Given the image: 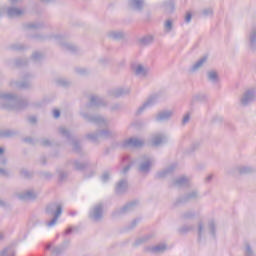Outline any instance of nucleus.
Returning a JSON list of instances; mask_svg holds the SVG:
<instances>
[{"mask_svg":"<svg viewBox=\"0 0 256 256\" xmlns=\"http://www.w3.org/2000/svg\"><path fill=\"white\" fill-rule=\"evenodd\" d=\"M29 105V101L25 98H19L13 93L0 92V107L6 111H13V109H24Z\"/></svg>","mask_w":256,"mask_h":256,"instance_id":"1","label":"nucleus"},{"mask_svg":"<svg viewBox=\"0 0 256 256\" xmlns=\"http://www.w3.org/2000/svg\"><path fill=\"white\" fill-rule=\"evenodd\" d=\"M45 213L52 217L50 221L46 222V226L55 227V224L59 221V217L63 213V206L57 202L50 203L46 206Z\"/></svg>","mask_w":256,"mask_h":256,"instance_id":"2","label":"nucleus"},{"mask_svg":"<svg viewBox=\"0 0 256 256\" xmlns=\"http://www.w3.org/2000/svg\"><path fill=\"white\" fill-rule=\"evenodd\" d=\"M135 163L137 165L138 173L142 175H149L151 173V169H153V158L147 154L139 156Z\"/></svg>","mask_w":256,"mask_h":256,"instance_id":"3","label":"nucleus"},{"mask_svg":"<svg viewBox=\"0 0 256 256\" xmlns=\"http://www.w3.org/2000/svg\"><path fill=\"white\" fill-rule=\"evenodd\" d=\"M201 199V194L199 190L193 189L190 192L183 194L182 196L176 198L172 206L174 208L180 207V205H186V203H191V201H199Z\"/></svg>","mask_w":256,"mask_h":256,"instance_id":"4","label":"nucleus"},{"mask_svg":"<svg viewBox=\"0 0 256 256\" xmlns=\"http://www.w3.org/2000/svg\"><path fill=\"white\" fill-rule=\"evenodd\" d=\"M105 217V204L99 202L90 208L88 213V219L93 221V223H101Z\"/></svg>","mask_w":256,"mask_h":256,"instance_id":"5","label":"nucleus"},{"mask_svg":"<svg viewBox=\"0 0 256 256\" xmlns=\"http://www.w3.org/2000/svg\"><path fill=\"white\" fill-rule=\"evenodd\" d=\"M137 205H139L138 200H133L126 203L123 207L115 209L111 216L113 219H117L119 217H123V215H127V213H131L137 209Z\"/></svg>","mask_w":256,"mask_h":256,"instance_id":"6","label":"nucleus"},{"mask_svg":"<svg viewBox=\"0 0 256 256\" xmlns=\"http://www.w3.org/2000/svg\"><path fill=\"white\" fill-rule=\"evenodd\" d=\"M54 39L57 41L58 45L61 47L62 51H68V53H79V46L65 40V38L59 34H55Z\"/></svg>","mask_w":256,"mask_h":256,"instance_id":"7","label":"nucleus"},{"mask_svg":"<svg viewBox=\"0 0 256 256\" xmlns=\"http://www.w3.org/2000/svg\"><path fill=\"white\" fill-rule=\"evenodd\" d=\"M82 117L87 123H94V125H98L99 127H109V120L101 114L90 115L88 113H82Z\"/></svg>","mask_w":256,"mask_h":256,"instance_id":"8","label":"nucleus"},{"mask_svg":"<svg viewBox=\"0 0 256 256\" xmlns=\"http://www.w3.org/2000/svg\"><path fill=\"white\" fill-rule=\"evenodd\" d=\"M256 99V89L255 88H249L245 90V92L240 97V104L242 107H247L248 105H251Z\"/></svg>","mask_w":256,"mask_h":256,"instance_id":"9","label":"nucleus"},{"mask_svg":"<svg viewBox=\"0 0 256 256\" xmlns=\"http://www.w3.org/2000/svg\"><path fill=\"white\" fill-rule=\"evenodd\" d=\"M145 0H128L127 8L134 13H143L145 11Z\"/></svg>","mask_w":256,"mask_h":256,"instance_id":"10","label":"nucleus"},{"mask_svg":"<svg viewBox=\"0 0 256 256\" xmlns=\"http://www.w3.org/2000/svg\"><path fill=\"white\" fill-rule=\"evenodd\" d=\"M172 187H176L177 189H187L191 187V178L185 175L175 178L172 181Z\"/></svg>","mask_w":256,"mask_h":256,"instance_id":"11","label":"nucleus"},{"mask_svg":"<svg viewBox=\"0 0 256 256\" xmlns=\"http://www.w3.org/2000/svg\"><path fill=\"white\" fill-rule=\"evenodd\" d=\"M35 77L31 73H25L22 77V81L16 82V87L18 89H33V83L31 82V79Z\"/></svg>","mask_w":256,"mask_h":256,"instance_id":"12","label":"nucleus"},{"mask_svg":"<svg viewBox=\"0 0 256 256\" xmlns=\"http://www.w3.org/2000/svg\"><path fill=\"white\" fill-rule=\"evenodd\" d=\"M209 61V54H204L200 57L190 68L189 73H197L200 69H203L205 64Z\"/></svg>","mask_w":256,"mask_h":256,"instance_id":"13","label":"nucleus"},{"mask_svg":"<svg viewBox=\"0 0 256 256\" xmlns=\"http://www.w3.org/2000/svg\"><path fill=\"white\" fill-rule=\"evenodd\" d=\"M173 117V110H161L155 115V121L157 123H165L171 121Z\"/></svg>","mask_w":256,"mask_h":256,"instance_id":"14","label":"nucleus"},{"mask_svg":"<svg viewBox=\"0 0 256 256\" xmlns=\"http://www.w3.org/2000/svg\"><path fill=\"white\" fill-rule=\"evenodd\" d=\"M131 93V88H114L108 91V95L110 97H114L115 99H119V97H123L125 95H129Z\"/></svg>","mask_w":256,"mask_h":256,"instance_id":"15","label":"nucleus"},{"mask_svg":"<svg viewBox=\"0 0 256 256\" xmlns=\"http://www.w3.org/2000/svg\"><path fill=\"white\" fill-rule=\"evenodd\" d=\"M167 143V135L163 133L154 134L151 138L152 147H161Z\"/></svg>","mask_w":256,"mask_h":256,"instance_id":"16","label":"nucleus"},{"mask_svg":"<svg viewBox=\"0 0 256 256\" xmlns=\"http://www.w3.org/2000/svg\"><path fill=\"white\" fill-rule=\"evenodd\" d=\"M145 253H152L154 255H159L167 251V244H158L156 246H147L144 248Z\"/></svg>","mask_w":256,"mask_h":256,"instance_id":"17","label":"nucleus"},{"mask_svg":"<svg viewBox=\"0 0 256 256\" xmlns=\"http://www.w3.org/2000/svg\"><path fill=\"white\" fill-rule=\"evenodd\" d=\"M71 243V240H64L62 244L59 246H55L52 248V256H61L67 251V248L69 247Z\"/></svg>","mask_w":256,"mask_h":256,"instance_id":"18","label":"nucleus"},{"mask_svg":"<svg viewBox=\"0 0 256 256\" xmlns=\"http://www.w3.org/2000/svg\"><path fill=\"white\" fill-rule=\"evenodd\" d=\"M87 107H107V102L99 96H91Z\"/></svg>","mask_w":256,"mask_h":256,"instance_id":"19","label":"nucleus"},{"mask_svg":"<svg viewBox=\"0 0 256 256\" xmlns=\"http://www.w3.org/2000/svg\"><path fill=\"white\" fill-rule=\"evenodd\" d=\"M149 71H151L149 67H145L142 64H138L134 68V75L136 77H141L142 79H147V77H149Z\"/></svg>","mask_w":256,"mask_h":256,"instance_id":"20","label":"nucleus"},{"mask_svg":"<svg viewBox=\"0 0 256 256\" xmlns=\"http://www.w3.org/2000/svg\"><path fill=\"white\" fill-rule=\"evenodd\" d=\"M68 165H72L75 171H85V169L89 167V162L88 161L81 162V160L74 159V160H69Z\"/></svg>","mask_w":256,"mask_h":256,"instance_id":"21","label":"nucleus"},{"mask_svg":"<svg viewBox=\"0 0 256 256\" xmlns=\"http://www.w3.org/2000/svg\"><path fill=\"white\" fill-rule=\"evenodd\" d=\"M144 143L143 141L137 139V138H129L128 140L124 141L123 147H132L134 149H139V147H143Z\"/></svg>","mask_w":256,"mask_h":256,"instance_id":"22","label":"nucleus"},{"mask_svg":"<svg viewBox=\"0 0 256 256\" xmlns=\"http://www.w3.org/2000/svg\"><path fill=\"white\" fill-rule=\"evenodd\" d=\"M23 14H24L23 10L17 7H8L6 10V15L9 19L22 17Z\"/></svg>","mask_w":256,"mask_h":256,"instance_id":"23","label":"nucleus"},{"mask_svg":"<svg viewBox=\"0 0 256 256\" xmlns=\"http://www.w3.org/2000/svg\"><path fill=\"white\" fill-rule=\"evenodd\" d=\"M17 136H19V130L17 129L0 130V139H11Z\"/></svg>","mask_w":256,"mask_h":256,"instance_id":"24","label":"nucleus"},{"mask_svg":"<svg viewBox=\"0 0 256 256\" xmlns=\"http://www.w3.org/2000/svg\"><path fill=\"white\" fill-rule=\"evenodd\" d=\"M207 81L212 83V85H217L221 80L219 78V72L217 70H209L206 72Z\"/></svg>","mask_w":256,"mask_h":256,"instance_id":"25","label":"nucleus"},{"mask_svg":"<svg viewBox=\"0 0 256 256\" xmlns=\"http://www.w3.org/2000/svg\"><path fill=\"white\" fill-rule=\"evenodd\" d=\"M18 197L22 201H35V199H37V194L33 190H27L18 194Z\"/></svg>","mask_w":256,"mask_h":256,"instance_id":"26","label":"nucleus"},{"mask_svg":"<svg viewBox=\"0 0 256 256\" xmlns=\"http://www.w3.org/2000/svg\"><path fill=\"white\" fill-rule=\"evenodd\" d=\"M197 235L198 243H201V241L205 239V235H207V229L205 228V223H203V221H199L197 224Z\"/></svg>","mask_w":256,"mask_h":256,"instance_id":"27","label":"nucleus"},{"mask_svg":"<svg viewBox=\"0 0 256 256\" xmlns=\"http://www.w3.org/2000/svg\"><path fill=\"white\" fill-rule=\"evenodd\" d=\"M175 171V165H170L162 171L156 173V179H165V177H169V175H173Z\"/></svg>","mask_w":256,"mask_h":256,"instance_id":"28","label":"nucleus"},{"mask_svg":"<svg viewBox=\"0 0 256 256\" xmlns=\"http://www.w3.org/2000/svg\"><path fill=\"white\" fill-rule=\"evenodd\" d=\"M237 175H251V173H255V169L250 166L240 165L235 169Z\"/></svg>","mask_w":256,"mask_h":256,"instance_id":"29","label":"nucleus"},{"mask_svg":"<svg viewBox=\"0 0 256 256\" xmlns=\"http://www.w3.org/2000/svg\"><path fill=\"white\" fill-rule=\"evenodd\" d=\"M127 179L120 180L115 187V193L116 195H123V193H126L127 191Z\"/></svg>","mask_w":256,"mask_h":256,"instance_id":"30","label":"nucleus"},{"mask_svg":"<svg viewBox=\"0 0 256 256\" xmlns=\"http://www.w3.org/2000/svg\"><path fill=\"white\" fill-rule=\"evenodd\" d=\"M97 131L100 139H113V137H115V132L111 131L109 128L98 129Z\"/></svg>","mask_w":256,"mask_h":256,"instance_id":"31","label":"nucleus"},{"mask_svg":"<svg viewBox=\"0 0 256 256\" xmlns=\"http://www.w3.org/2000/svg\"><path fill=\"white\" fill-rule=\"evenodd\" d=\"M207 231H208V233L211 234L213 239H215L217 237V222H215V220L211 219L208 221Z\"/></svg>","mask_w":256,"mask_h":256,"instance_id":"32","label":"nucleus"},{"mask_svg":"<svg viewBox=\"0 0 256 256\" xmlns=\"http://www.w3.org/2000/svg\"><path fill=\"white\" fill-rule=\"evenodd\" d=\"M70 141H72V151H74V153H77V155L83 157V155H85V152H83V148L81 147V143L79 142V140H75L72 138Z\"/></svg>","mask_w":256,"mask_h":256,"instance_id":"33","label":"nucleus"},{"mask_svg":"<svg viewBox=\"0 0 256 256\" xmlns=\"http://www.w3.org/2000/svg\"><path fill=\"white\" fill-rule=\"evenodd\" d=\"M24 29H34L35 31H39L41 29H45V22H32L24 25Z\"/></svg>","mask_w":256,"mask_h":256,"instance_id":"34","label":"nucleus"},{"mask_svg":"<svg viewBox=\"0 0 256 256\" xmlns=\"http://www.w3.org/2000/svg\"><path fill=\"white\" fill-rule=\"evenodd\" d=\"M109 39L113 41H121V39H125V33L123 31H110L108 32Z\"/></svg>","mask_w":256,"mask_h":256,"instance_id":"35","label":"nucleus"},{"mask_svg":"<svg viewBox=\"0 0 256 256\" xmlns=\"http://www.w3.org/2000/svg\"><path fill=\"white\" fill-rule=\"evenodd\" d=\"M205 102H207V94L198 93L192 97L191 105H195V103H205Z\"/></svg>","mask_w":256,"mask_h":256,"instance_id":"36","label":"nucleus"},{"mask_svg":"<svg viewBox=\"0 0 256 256\" xmlns=\"http://www.w3.org/2000/svg\"><path fill=\"white\" fill-rule=\"evenodd\" d=\"M86 139H88V141L91 143H94V145H99L101 143L98 130L94 133L87 134Z\"/></svg>","mask_w":256,"mask_h":256,"instance_id":"37","label":"nucleus"},{"mask_svg":"<svg viewBox=\"0 0 256 256\" xmlns=\"http://www.w3.org/2000/svg\"><path fill=\"white\" fill-rule=\"evenodd\" d=\"M32 39H36V41H40L43 43V41H51V39H55V35H43V34H34L31 36Z\"/></svg>","mask_w":256,"mask_h":256,"instance_id":"38","label":"nucleus"},{"mask_svg":"<svg viewBox=\"0 0 256 256\" xmlns=\"http://www.w3.org/2000/svg\"><path fill=\"white\" fill-rule=\"evenodd\" d=\"M249 45L251 49L256 48V27H253L249 34Z\"/></svg>","mask_w":256,"mask_h":256,"instance_id":"39","label":"nucleus"},{"mask_svg":"<svg viewBox=\"0 0 256 256\" xmlns=\"http://www.w3.org/2000/svg\"><path fill=\"white\" fill-rule=\"evenodd\" d=\"M194 230H195V226L184 224L180 228H178V233L180 235H187V233H191V231H194Z\"/></svg>","mask_w":256,"mask_h":256,"instance_id":"40","label":"nucleus"},{"mask_svg":"<svg viewBox=\"0 0 256 256\" xmlns=\"http://www.w3.org/2000/svg\"><path fill=\"white\" fill-rule=\"evenodd\" d=\"M163 7L166 13H173V11H175V1L169 0L164 2Z\"/></svg>","mask_w":256,"mask_h":256,"instance_id":"41","label":"nucleus"},{"mask_svg":"<svg viewBox=\"0 0 256 256\" xmlns=\"http://www.w3.org/2000/svg\"><path fill=\"white\" fill-rule=\"evenodd\" d=\"M153 41H155V38L151 35H148V36H144V37L140 38L138 40V43H140V45H143L144 47H147V45H151V43H153Z\"/></svg>","mask_w":256,"mask_h":256,"instance_id":"42","label":"nucleus"},{"mask_svg":"<svg viewBox=\"0 0 256 256\" xmlns=\"http://www.w3.org/2000/svg\"><path fill=\"white\" fill-rule=\"evenodd\" d=\"M44 58H45V55L43 54V52H39V51H35L31 55V60L34 63H41V61H43Z\"/></svg>","mask_w":256,"mask_h":256,"instance_id":"43","label":"nucleus"},{"mask_svg":"<svg viewBox=\"0 0 256 256\" xmlns=\"http://www.w3.org/2000/svg\"><path fill=\"white\" fill-rule=\"evenodd\" d=\"M59 133L62 135V137H64L65 139H67V141H71L73 139V136L71 135V132L69 131V129L61 126L58 129Z\"/></svg>","mask_w":256,"mask_h":256,"instance_id":"44","label":"nucleus"},{"mask_svg":"<svg viewBox=\"0 0 256 256\" xmlns=\"http://www.w3.org/2000/svg\"><path fill=\"white\" fill-rule=\"evenodd\" d=\"M149 239H151V235H146L144 237L138 238L132 244V247H139V245H143V243H147V241H149Z\"/></svg>","mask_w":256,"mask_h":256,"instance_id":"45","label":"nucleus"},{"mask_svg":"<svg viewBox=\"0 0 256 256\" xmlns=\"http://www.w3.org/2000/svg\"><path fill=\"white\" fill-rule=\"evenodd\" d=\"M180 219L187 221V219H195V211L188 210L181 214Z\"/></svg>","mask_w":256,"mask_h":256,"instance_id":"46","label":"nucleus"},{"mask_svg":"<svg viewBox=\"0 0 256 256\" xmlns=\"http://www.w3.org/2000/svg\"><path fill=\"white\" fill-rule=\"evenodd\" d=\"M75 72L77 75H81L82 77H87V75H91V70L89 68H75Z\"/></svg>","mask_w":256,"mask_h":256,"instance_id":"47","label":"nucleus"},{"mask_svg":"<svg viewBox=\"0 0 256 256\" xmlns=\"http://www.w3.org/2000/svg\"><path fill=\"white\" fill-rule=\"evenodd\" d=\"M158 96L157 95H152L150 96L147 101L144 102L145 106L148 107H153L155 103H157Z\"/></svg>","mask_w":256,"mask_h":256,"instance_id":"48","label":"nucleus"},{"mask_svg":"<svg viewBox=\"0 0 256 256\" xmlns=\"http://www.w3.org/2000/svg\"><path fill=\"white\" fill-rule=\"evenodd\" d=\"M20 176L23 179H32L33 177V172H30L29 170H27L26 168H21L20 169Z\"/></svg>","mask_w":256,"mask_h":256,"instance_id":"49","label":"nucleus"},{"mask_svg":"<svg viewBox=\"0 0 256 256\" xmlns=\"http://www.w3.org/2000/svg\"><path fill=\"white\" fill-rule=\"evenodd\" d=\"M29 63V60L27 58H18L15 60V66L16 67H25Z\"/></svg>","mask_w":256,"mask_h":256,"instance_id":"50","label":"nucleus"},{"mask_svg":"<svg viewBox=\"0 0 256 256\" xmlns=\"http://www.w3.org/2000/svg\"><path fill=\"white\" fill-rule=\"evenodd\" d=\"M56 85H58V87H69V85H71V82H69L65 78H58L56 80Z\"/></svg>","mask_w":256,"mask_h":256,"instance_id":"51","label":"nucleus"},{"mask_svg":"<svg viewBox=\"0 0 256 256\" xmlns=\"http://www.w3.org/2000/svg\"><path fill=\"white\" fill-rule=\"evenodd\" d=\"M164 29L166 33H171L173 31V20H166L164 23Z\"/></svg>","mask_w":256,"mask_h":256,"instance_id":"52","label":"nucleus"},{"mask_svg":"<svg viewBox=\"0 0 256 256\" xmlns=\"http://www.w3.org/2000/svg\"><path fill=\"white\" fill-rule=\"evenodd\" d=\"M244 255L245 256H255V251H253V248H251V245H249V243L245 244Z\"/></svg>","mask_w":256,"mask_h":256,"instance_id":"53","label":"nucleus"},{"mask_svg":"<svg viewBox=\"0 0 256 256\" xmlns=\"http://www.w3.org/2000/svg\"><path fill=\"white\" fill-rule=\"evenodd\" d=\"M57 173L59 175V181L60 183H63L65 181H67V177H68V174L67 172L63 171V170H57Z\"/></svg>","mask_w":256,"mask_h":256,"instance_id":"54","label":"nucleus"},{"mask_svg":"<svg viewBox=\"0 0 256 256\" xmlns=\"http://www.w3.org/2000/svg\"><path fill=\"white\" fill-rule=\"evenodd\" d=\"M121 109H123V104L121 103L112 104L110 107V111L112 113H115V111H121Z\"/></svg>","mask_w":256,"mask_h":256,"instance_id":"55","label":"nucleus"},{"mask_svg":"<svg viewBox=\"0 0 256 256\" xmlns=\"http://www.w3.org/2000/svg\"><path fill=\"white\" fill-rule=\"evenodd\" d=\"M132 126L134 127V129H137L139 131L143 129V127H145V123L143 121H136L132 123Z\"/></svg>","mask_w":256,"mask_h":256,"instance_id":"56","label":"nucleus"},{"mask_svg":"<svg viewBox=\"0 0 256 256\" xmlns=\"http://www.w3.org/2000/svg\"><path fill=\"white\" fill-rule=\"evenodd\" d=\"M0 256H15V252L9 250V248H5L0 252Z\"/></svg>","mask_w":256,"mask_h":256,"instance_id":"57","label":"nucleus"},{"mask_svg":"<svg viewBox=\"0 0 256 256\" xmlns=\"http://www.w3.org/2000/svg\"><path fill=\"white\" fill-rule=\"evenodd\" d=\"M40 145L42 147H51V145H53V142H51V140L47 139V138H43L40 142Z\"/></svg>","mask_w":256,"mask_h":256,"instance_id":"58","label":"nucleus"},{"mask_svg":"<svg viewBox=\"0 0 256 256\" xmlns=\"http://www.w3.org/2000/svg\"><path fill=\"white\" fill-rule=\"evenodd\" d=\"M138 224H139V220L138 219H134L131 222V224L126 227V231H131L132 229H135V227H137Z\"/></svg>","mask_w":256,"mask_h":256,"instance_id":"59","label":"nucleus"},{"mask_svg":"<svg viewBox=\"0 0 256 256\" xmlns=\"http://www.w3.org/2000/svg\"><path fill=\"white\" fill-rule=\"evenodd\" d=\"M223 121V117L219 116V115H216L214 116L211 120H210V123L211 125H215V123H222Z\"/></svg>","mask_w":256,"mask_h":256,"instance_id":"60","label":"nucleus"},{"mask_svg":"<svg viewBox=\"0 0 256 256\" xmlns=\"http://www.w3.org/2000/svg\"><path fill=\"white\" fill-rule=\"evenodd\" d=\"M189 121H191V114L190 113H186L182 119L181 125L185 126L186 123H189Z\"/></svg>","mask_w":256,"mask_h":256,"instance_id":"61","label":"nucleus"},{"mask_svg":"<svg viewBox=\"0 0 256 256\" xmlns=\"http://www.w3.org/2000/svg\"><path fill=\"white\" fill-rule=\"evenodd\" d=\"M202 15L204 17H209L210 15H213V8H206L202 10Z\"/></svg>","mask_w":256,"mask_h":256,"instance_id":"62","label":"nucleus"},{"mask_svg":"<svg viewBox=\"0 0 256 256\" xmlns=\"http://www.w3.org/2000/svg\"><path fill=\"white\" fill-rule=\"evenodd\" d=\"M110 177H111V174H109L108 171H105L101 176V180L103 181V183H107V181H109Z\"/></svg>","mask_w":256,"mask_h":256,"instance_id":"63","label":"nucleus"},{"mask_svg":"<svg viewBox=\"0 0 256 256\" xmlns=\"http://www.w3.org/2000/svg\"><path fill=\"white\" fill-rule=\"evenodd\" d=\"M23 143H27L28 145H35V140L32 137H25L22 139Z\"/></svg>","mask_w":256,"mask_h":256,"instance_id":"64","label":"nucleus"}]
</instances>
